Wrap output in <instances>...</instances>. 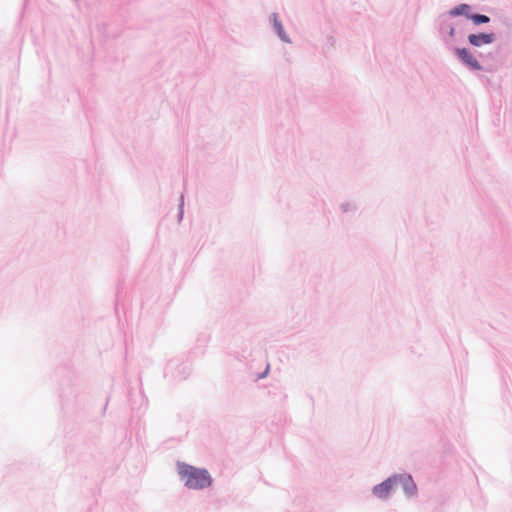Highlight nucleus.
Instances as JSON below:
<instances>
[{
    "label": "nucleus",
    "instance_id": "8",
    "mask_svg": "<svg viewBox=\"0 0 512 512\" xmlns=\"http://www.w3.org/2000/svg\"><path fill=\"white\" fill-rule=\"evenodd\" d=\"M268 370H269V366L266 367V370H265L264 374L261 377L265 376L267 374Z\"/></svg>",
    "mask_w": 512,
    "mask_h": 512
},
{
    "label": "nucleus",
    "instance_id": "5",
    "mask_svg": "<svg viewBox=\"0 0 512 512\" xmlns=\"http://www.w3.org/2000/svg\"><path fill=\"white\" fill-rule=\"evenodd\" d=\"M468 39L472 45L480 46L482 44L491 43L493 41V34H486V33H481L478 35L471 34V35H469Z\"/></svg>",
    "mask_w": 512,
    "mask_h": 512
},
{
    "label": "nucleus",
    "instance_id": "1",
    "mask_svg": "<svg viewBox=\"0 0 512 512\" xmlns=\"http://www.w3.org/2000/svg\"><path fill=\"white\" fill-rule=\"evenodd\" d=\"M178 474L189 489H204L212 484V478L207 470L185 463L178 464Z\"/></svg>",
    "mask_w": 512,
    "mask_h": 512
},
{
    "label": "nucleus",
    "instance_id": "4",
    "mask_svg": "<svg viewBox=\"0 0 512 512\" xmlns=\"http://www.w3.org/2000/svg\"><path fill=\"white\" fill-rule=\"evenodd\" d=\"M458 56L461 60L467 65L471 66L474 69H480V65L478 61L473 57V55L465 48L457 50Z\"/></svg>",
    "mask_w": 512,
    "mask_h": 512
},
{
    "label": "nucleus",
    "instance_id": "7",
    "mask_svg": "<svg viewBox=\"0 0 512 512\" xmlns=\"http://www.w3.org/2000/svg\"><path fill=\"white\" fill-rule=\"evenodd\" d=\"M472 20L477 25L489 22V18L486 15H481V14L473 15Z\"/></svg>",
    "mask_w": 512,
    "mask_h": 512
},
{
    "label": "nucleus",
    "instance_id": "3",
    "mask_svg": "<svg viewBox=\"0 0 512 512\" xmlns=\"http://www.w3.org/2000/svg\"><path fill=\"white\" fill-rule=\"evenodd\" d=\"M395 483L401 484L405 493L409 496L415 494L417 487L410 475H395Z\"/></svg>",
    "mask_w": 512,
    "mask_h": 512
},
{
    "label": "nucleus",
    "instance_id": "2",
    "mask_svg": "<svg viewBox=\"0 0 512 512\" xmlns=\"http://www.w3.org/2000/svg\"><path fill=\"white\" fill-rule=\"evenodd\" d=\"M396 486V483H395V475L388 478L387 480H385L384 482H382L381 484L375 486L373 488V493L376 497L380 498V499H386L390 493L393 491V489L395 488Z\"/></svg>",
    "mask_w": 512,
    "mask_h": 512
},
{
    "label": "nucleus",
    "instance_id": "6",
    "mask_svg": "<svg viewBox=\"0 0 512 512\" xmlns=\"http://www.w3.org/2000/svg\"><path fill=\"white\" fill-rule=\"evenodd\" d=\"M469 10H470V6L469 5L461 4V5L457 6V7H455L453 10H451L450 14L452 16L468 14Z\"/></svg>",
    "mask_w": 512,
    "mask_h": 512
}]
</instances>
